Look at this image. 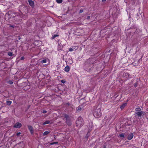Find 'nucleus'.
Listing matches in <instances>:
<instances>
[{
  "label": "nucleus",
  "instance_id": "f03ea898",
  "mask_svg": "<svg viewBox=\"0 0 148 148\" xmlns=\"http://www.w3.org/2000/svg\"><path fill=\"white\" fill-rule=\"evenodd\" d=\"M83 124V119L81 117H79L76 122V126H77L78 127H81Z\"/></svg>",
  "mask_w": 148,
  "mask_h": 148
},
{
  "label": "nucleus",
  "instance_id": "20e7f679",
  "mask_svg": "<svg viewBox=\"0 0 148 148\" xmlns=\"http://www.w3.org/2000/svg\"><path fill=\"white\" fill-rule=\"evenodd\" d=\"M143 111H136L135 112V116H137L139 118V117H142V114H143Z\"/></svg>",
  "mask_w": 148,
  "mask_h": 148
},
{
  "label": "nucleus",
  "instance_id": "1a4fd4ad",
  "mask_svg": "<svg viewBox=\"0 0 148 148\" xmlns=\"http://www.w3.org/2000/svg\"><path fill=\"white\" fill-rule=\"evenodd\" d=\"M134 135L132 133H130L128 135L127 138L129 140H131L133 137Z\"/></svg>",
  "mask_w": 148,
  "mask_h": 148
},
{
  "label": "nucleus",
  "instance_id": "c85d7f7f",
  "mask_svg": "<svg viewBox=\"0 0 148 148\" xmlns=\"http://www.w3.org/2000/svg\"><path fill=\"white\" fill-rule=\"evenodd\" d=\"M8 83L10 84H13V82L11 80H9L8 81Z\"/></svg>",
  "mask_w": 148,
  "mask_h": 148
},
{
  "label": "nucleus",
  "instance_id": "f704fd0d",
  "mask_svg": "<svg viewBox=\"0 0 148 148\" xmlns=\"http://www.w3.org/2000/svg\"><path fill=\"white\" fill-rule=\"evenodd\" d=\"M116 95H117V94L116 93H115L114 96H115V99L119 95H117L116 96Z\"/></svg>",
  "mask_w": 148,
  "mask_h": 148
},
{
  "label": "nucleus",
  "instance_id": "a878e982",
  "mask_svg": "<svg viewBox=\"0 0 148 148\" xmlns=\"http://www.w3.org/2000/svg\"><path fill=\"white\" fill-rule=\"evenodd\" d=\"M8 54L11 57L12 56V53L11 52H8Z\"/></svg>",
  "mask_w": 148,
  "mask_h": 148
},
{
  "label": "nucleus",
  "instance_id": "58836bf2",
  "mask_svg": "<svg viewBox=\"0 0 148 148\" xmlns=\"http://www.w3.org/2000/svg\"><path fill=\"white\" fill-rule=\"evenodd\" d=\"M21 20H22L21 19H19L18 20H17V21L18 22H21Z\"/></svg>",
  "mask_w": 148,
  "mask_h": 148
},
{
  "label": "nucleus",
  "instance_id": "473e14b6",
  "mask_svg": "<svg viewBox=\"0 0 148 148\" xmlns=\"http://www.w3.org/2000/svg\"><path fill=\"white\" fill-rule=\"evenodd\" d=\"M25 59V57L24 56H23L22 57H21V60H24Z\"/></svg>",
  "mask_w": 148,
  "mask_h": 148
},
{
  "label": "nucleus",
  "instance_id": "37998d69",
  "mask_svg": "<svg viewBox=\"0 0 148 148\" xmlns=\"http://www.w3.org/2000/svg\"><path fill=\"white\" fill-rule=\"evenodd\" d=\"M102 2H105L106 1V0H102Z\"/></svg>",
  "mask_w": 148,
  "mask_h": 148
},
{
  "label": "nucleus",
  "instance_id": "f3484780",
  "mask_svg": "<svg viewBox=\"0 0 148 148\" xmlns=\"http://www.w3.org/2000/svg\"><path fill=\"white\" fill-rule=\"evenodd\" d=\"M135 110L136 111H142L141 110L140 107L139 106L137 107L135 109Z\"/></svg>",
  "mask_w": 148,
  "mask_h": 148
},
{
  "label": "nucleus",
  "instance_id": "72a5a7b5",
  "mask_svg": "<svg viewBox=\"0 0 148 148\" xmlns=\"http://www.w3.org/2000/svg\"><path fill=\"white\" fill-rule=\"evenodd\" d=\"M21 134V133L20 132H19L17 133L16 134V135L17 136H18Z\"/></svg>",
  "mask_w": 148,
  "mask_h": 148
},
{
  "label": "nucleus",
  "instance_id": "39448f33",
  "mask_svg": "<svg viewBox=\"0 0 148 148\" xmlns=\"http://www.w3.org/2000/svg\"><path fill=\"white\" fill-rule=\"evenodd\" d=\"M65 119H66V123L67 124L69 125H71V122L70 118L69 115H68V116L66 117Z\"/></svg>",
  "mask_w": 148,
  "mask_h": 148
},
{
  "label": "nucleus",
  "instance_id": "a19ab883",
  "mask_svg": "<svg viewBox=\"0 0 148 148\" xmlns=\"http://www.w3.org/2000/svg\"><path fill=\"white\" fill-rule=\"evenodd\" d=\"M122 95L121 94V95H120V98H119V99H121V97H122Z\"/></svg>",
  "mask_w": 148,
  "mask_h": 148
},
{
  "label": "nucleus",
  "instance_id": "7c9ffc66",
  "mask_svg": "<svg viewBox=\"0 0 148 148\" xmlns=\"http://www.w3.org/2000/svg\"><path fill=\"white\" fill-rule=\"evenodd\" d=\"M61 82L63 83V84H64V83H65L66 82V81H65V80H62L61 81Z\"/></svg>",
  "mask_w": 148,
  "mask_h": 148
},
{
  "label": "nucleus",
  "instance_id": "a211bd4d",
  "mask_svg": "<svg viewBox=\"0 0 148 148\" xmlns=\"http://www.w3.org/2000/svg\"><path fill=\"white\" fill-rule=\"evenodd\" d=\"M68 114H62V117L64 118L65 119L68 116Z\"/></svg>",
  "mask_w": 148,
  "mask_h": 148
},
{
  "label": "nucleus",
  "instance_id": "0eeeda50",
  "mask_svg": "<svg viewBox=\"0 0 148 148\" xmlns=\"http://www.w3.org/2000/svg\"><path fill=\"white\" fill-rule=\"evenodd\" d=\"M28 127L31 134H33L34 133V130L32 127L31 125H28Z\"/></svg>",
  "mask_w": 148,
  "mask_h": 148
},
{
  "label": "nucleus",
  "instance_id": "c756f323",
  "mask_svg": "<svg viewBox=\"0 0 148 148\" xmlns=\"http://www.w3.org/2000/svg\"><path fill=\"white\" fill-rule=\"evenodd\" d=\"M69 51L72 52L73 51V48H70L69 49Z\"/></svg>",
  "mask_w": 148,
  "mask_h": 148
},
{
  "label": "nucleus",
  "instance_id": "4c0bfd02",
  "mask_svg": "<svg viewBox=\"0 0 148 148\" xmlns=\"http://www.w3.org/2000/svg\"><path fill=\"white\" fill-rule=\"evenodd\" d=\"M10 27H14V25H10Z\"/></svg>",
  "mask_w": 148,
  "mask_h": 148
},
{
  "label": "nucleus",
  "instance_id": "4468645a",
  "mask_svg": "<svg viewBox=\"0 0 148 148\" xmlns=\"http://www.w3.org/2000/svg\"><path fill=\"white\" fill-rule=\"evenodd\" d=\"M127 103H123L121 106L120 108L121 110L123 109L125 106H127Z\"/></svg>",
  "mask_w": 148,
  "mask_h": 148
},
{
  "label": "nucleus",
  "instance_id": "ddd939ff",
  "mask_svg": "<svg viewBox=\"0 0 148 148\" xmlns=\"http://www.w3.org/2000/svg\"><path fill=\"white\" fill-rule=\"evenodd\" d=\"M123 77H125L126 78H128L129 77V75L128 74V73L127 72H124L123 73Z\"/></svg>",
  "mask_w": 148,
  "mask_h": 148
},
{
  "label": "nucleus",
  "instance_id": "a18cd8bd",
  "mask_svg": "<svg viewBox=\"0 0 148 148\" xmlns=\"http://www.w3.org/2000/svg\"><path fill=\"white\" fill-rule=\"evenodd\" d=\"M103 148H106V146H104Z\"/></svg>",
  "mask_w": 148,
  "mask_h": 148
},
{
  "label": "nucleus",
  "instance_id": "c9c22d12",
  "mask_svg": "<svg viewBox=\"0 0 148 148\" xmlns=\"http://www.w3.org/2000/svg\"><path fill=\"white\" fill-rule=\"evenodd\" d=\"M47 112V111L45 110H43L42 111V113H43L45 114Z\"/></svg>",
  "mask_w": 148,
  "mask_h": 148
},
{
  "label": "nucleus",
  "instance_id": "4be33fe9",
  "mask_svg": "<svg viewBox=\"0 0 148 148\" xmlns=\"http://www.w3.org/2000/svg\"><path fill=\"white\" fill-rule=\"evenodd\" d=\"M72 48H73V50H76L78 49V47L77 46H72Z\"/></svg>",
  "mask_w": 148,
  "mask_h": 148
},
{
  "label": "nucleus",
  "instance_id": "dca6fc26",
  "mask_svg": "<svg viewBox=\"0 0 148 148\" xmlns=\"http://www.w3.org/2000/svg\"><path fill=\"white\" fill-rule=\"evenodd\" d=\"M70 67L68 66H66L64 68V71L66 72H68L69 71Z\"/></svg>",
  "mask_w": 148,
  "mask_h": 148
},
{
  "label": "nucleus",
  "instance_id": "5701e85b",
  "mask_svg": "<svg viewBox=\"0 0 148 148\" xmlns=\"http://www.w3.org/2000/svg\"><path fill=\"white\" fill-rule=\"evenodd\" d=\"M63 1L62 0H56V2L58 3H62Z\"/></svg>",
  "mask_w": 148,
  "mask_h": 148
},
{
  "label": "nucleus",
  "instance_id": "6ab92c4d",
  "mask_svg": "<svg viewBox=\"0 0 148 148\" xmlns=\"http://www.w3.org/2000/svg\"><path fill=\"white\" fill-rule=\"evenodd\" d=\"M50 123V121H45V122H44L42 124L43 125L47 124L49 123Z\"/></svg>",
  "mask_w": 148,
  "mask_h": 148
},
{
  "label": "nucleus",
  "instance_id": "2eb2a0df",
  "mask_svg": "<svg viewBox=\"0 0 148 148\" xmlns=\"http://www.w3.org/2000/svg\"><path fill=\"white\" fill-rule=\"evenodd\" d=\"M64 105L66 106H68L69 107L71 108L72 109L73 108L72 106L73 105L72 104H71V103H65L64 104Z\"/></svg>",
  "mask_w": 148,
  "mask_h": 148
},
{
  "label": "nucleus",
  "instance_id": "b1692460",
  "mask_svg": "<svg viewBox=\"0 0 148 148\" xmlns=\"http://www.w3.org/2000/svg\"><path fill=\"white\" fill-rule=\"evenodd\" d=\"M47 62V60L46 59H44L41 61V62L42 63H46Z\"/></svg>",
  "mask_w": 148,
  "mask_h": 148
},
{
  "label": "nucleus",
  "instance_id": "2f4dec72",
  "mask_svg": "<svg viewBox=\"0 0 148 148\" xmlns=\"http://www.w3.org/2000/svg\"><path fill=\"white\" fill-rule=\"evenodd\" d=\"M83 11H84V10L83 9H81V10H80L79 11V13H82V12H83Z\"/></svg>",
  "mask_w": 148,
  "mask_h": 148
},
{
  "label": "nucleus",
  "instance_id": "7ed1b4c3",
  "mask_svg": "<svg viewBox=\"0 0 148 148\" xmlns=\"http://www.w3.org/2000/svg\"><path fill=\"white\" fill-rule=\"evenodd\" d=\"M96 58L91 57L87 60V62L89 64H93L96 63Z\"/></svg>",
  "mask_w": 148,
  "mask_h": 148
},
{
  "label": "nucleus",
  "instance_id": "9d476101",
  "mask_svg": "<svg viewBox=\"0 0 148 148\" xmlns=\"http://www.w3.org/2000/svg\"><path fill=\"white\" fill-rule=\"evenodd\" d=\"M28 2L30 5L31 7H33L34 6V2L32 0H28Z\"/></svg>",
  "mask_w": 148,
  "mask_h": 148
},
{
  "label": "nucleus",
  "instance_id": "f8f14e48",
  "mask_svg": "<svg viewBox=\"0 0 148 148\" xmlns=\"http://www.w3.org/2000/svg\"><path fill=\"white\" fill-rule=\"evenodd\" d=\"M82 106H79L76 108V112H78L81 111L82 109Z\"/></svg>",
  "mask_w": 148,
  "mask_h": 148
},
{
  "label": "nucleus",
  "instance_id": "e433bc0d",
  "mask_svg": "<svg viewBox=\"0 0 148 148\" xmlns=\"http://www.w3.org/2000/svg\"><path fill=\"white\" fill-rule=\"evenodd\" d=\"M90 16H87V17L86 19H87L88 20V19H90Z\"/></svg>",
  "mask_w": 148,
  "mask_h": 148
},
{
  "label": "nucleus",
  "instance_id": "c03bdc74",
  "mask_svg": "<svg viewBox=\"0 0 148 148\" xmlns=\"http://www.w3.org/2000/svg\"><path fill=\"white\" fill-rule=\"evenodd\" d=\"M17 18V17H15L14 19H16V18Z\"/></svg>",
  "mask_w": 148,
  "mask_h": 148
},
{
  "label": "nucleus",
  "instance_id": "cd10ccee",
  "mask_svg": "<svg viewBox=\"0 0 148 148\" xmlns=\"http://www.w3.org/2000/svg\"><path fill=\"white\" fill-rule=\"evenodd\" d=\"M58 142H52L50 144L51 145H53L56 144H58Z\"/></svg>",
  "mask_w": 148,
  "mask_h": 148
},
{
  "label": "nucleus",
  "instance_id": "393cba45",
  "mask_svg": "<svg viewBox=\"0 0 148 148\" xmlns=\"http://www.w3.org/2000/svg\"><path fill=\"white\" fill-rule=\"evenodd\" d=\"M58 35L57 34H55L53 36L52 39H54L56 37H58Z\"/></svg>",
  "mask_w": 148,
  "mask_h": 148
},
{
  "label": "nucleus",
  "instance_id": "6e6552de",
  "mask_svg": "<svg viewBox=\"0 0 148 148\" xmlns=\"http://www.w3.org/2000/svg\"><path fill=\"white\" fill-rule=\"evenodd\" d=\"M20 12L21 13L22 15L21 17L23 19H25L27 18V15L26 14V13H25V14H23V13L20 10Z\"/></svg>",
  "mask_w": 148,
  "mask_h": 148
},
{
  "label": "nucleus",
  "instance_id": "412c9836",
  "mask_svg": "<svg viewBox=\"0 0 148 148\" xmlns=\"http://www.w3.org/2000/svg\"><path fill=\"white\" fill-rule=\"evenodd\" d=\"M49 132H48V131H45V132H44L43 134V136H45V135H47L49 133Z\"/></svg>",
  "mask_w": 148,
  "mask_h": 148
},
{
  "label": "nucleus",
  "instance_id": "79ce46f5",
  "mask_svg": "<svg viewBox=\"0 0 148 148\" xmlns=\"http://www.w3.org/2000/svg\"><path fill=\"white\" fill-rule=\"evenodd\" d=\"M147 115H148V113H147L146 114V116H147ZM147 118L148 119V117H147Z\"/></svg>",
  "mask_w": 148,
  "mask_h": 148
},
{
  "label": "nucleus",
  "instance_id": "423d86ee",
  "mask_svg": "<svg viewBox=\"0 0 148 148\" xmlns=\"http://www.w3.org/2000/svg\"><path fill=\"white\" fill-rule=\"evenodd\" d=\"M22 126L21 124L19 122H17L14 125V127L16 128H20Z\"/></svg>",
  "mask_w": 148,
  "mask_h": 148
},
{
  "label": "nucleus",
  "instance_id": "aec40b11",
  "mask_svg": "<svg viewBox=\"0 0 148 148\" xmlns=\"http://www.w3.org/2000/svg\"><path fill=\"white\" fill-rule=\"evenodd\" d=\"M12 103V102L11 101H6V103L8 105L10 106V105L11 103Z\"/></svg>",
  "mask_w": 148,
  "mask_h": 148
},
{
  "label": "nucleus",
  "instance_id": "9b49d317",
  "mask_svg": "<svg viewBox=\"0 0 148 148\" xmlns=\"http://www.w3.org/2000/svg\"><path fill=\"white\" fill-rule=\"evenodd\" d=\"M85 70L87 71H90L91 69L90 65H86Z\"/></svg>",
  "mask_w": 148,
  "mask_h": 148
},
{
  "label": "nucleus",
  "instance_id": "f257e3e1",
  "mask_svg": "<svg viewBox=\"0 0 148 148\" xmlns=\"http://www.w3.org/2000/svg\"><path fill=\"white\" fill-rule=\"evenodd\" d=\"M101 107L99 105H95L93 108L92 113L95 117L99 118L102 116Z\"/></svg>",
  "mask_w": 148,
  "mask_h": 148
},
{
  "label": "nucleus",
  "instance_id": "ea45409f",
  "mask_svg": "<svg viewBox=\"0 0 148 148\" xmlns=\"http://www.w3.org/2000/svg\"><path fill=\"white\" fill-rule=\"evenodd\" d=\"M134 87H136L137 86L136 84H135L134 85Z\"/></svg>",
  "mask_w": 148,
  "mask_h": 148
},
{
  "label": "nucleus",
  "instance_id": "bb28decb",
  "mask_svg": "<svg viewBox=\"0 0 148 148\" xmlns=\"http://www.w3.org/2000/svg\"><path fill=\"white\" fill-rule=\"evenodd\" d=\"M119 136L120 138H123L124 137V135L123 134H119Z\"/></svg>",
  "mask_w": 148,
  "mask_h": 148
}]
</instances>
